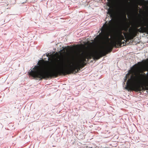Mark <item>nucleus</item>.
Instances as JSON below:
<instances>
[{
    "label": "nucleus",
    "mask_w": 148,
    "mask_h": 148,
    "mask_svg": "<svg viewBox=\"0 0 148 148\" xmlns=\"http://www.w3.org/2000/svg\"><path fill=\"white\" fill-rule=\"evenodd\" d=\"M90 55L92 57H93L97 59L99 58L98 53L97 51H94L90 53Z\"/></svg>",
    "instance_id": "7ed1b4c3"
},
{
    "label": "nucleus",
    "mask_w": 148,
    "mask_h": 148,
    "mask_svg": "<svg viewBox=\"0 0 148 148\" xmlns=\"http://www.w3.org/2000/svg\"><path fill=\"white\" fill-rule=\"evenodd\" d=\"M63 49H62V50H63Z\"/></svg>",
    "instance_id": "9d476101"
},
{
    "label": "nucleus",
    "mask_w": 148,
    "mask_h": 148,
    "mask_svg": "<svg viewBox=\"0 0 148 148\" xmlns=\"http://www.w3.org/2000/svg\"><path fill=\"white\" fill-rule=\"evenodd\" d=\"M119 38L121 39H122L124 38V37L122 34V32L121 31H120L119 32Z\"/></svg>",
    "instance_id": "39448f33"
},
{
    "label": "nucleus",
    "mask_w": 148,
    "mask_h": 148,
    "mask_svg": "<svg viewBox=\"0 0 148 148\" xmlns=\"http://www.w3.org/2000/svg\"><path fill=\"white\" fill-rule=\"evenodd\" d=\"M128 75H129V73H128L126 75V76H125V81L126 80V78L127 77V76Z\"/></svg>",
    "instance_id": "423d86ee"
},
{
    "label": "nucleus",
    "mask_w": 148,
    "mask_h": 148,
    "mask_svg": "<svg viewBox=\"0 0 148 148\" xmlns=\"http://www.w3.org/2000/svg\"><path fill=\"white\" fill-rule=\"evenodd\" d=\"M105 38L106 41L108 43L109 42L110 39L109 38V33L108 32L105 34Z\"/></svg>",
    "instance_id": "20e7f679"
},
{
    "label": "nucleus",
    "mask_w": 148,
    "mask_h": 148,
    "mask_svg": "<svg viewBox=\"0 0 148 148\" xmlns=\"http://www.w3.org/2000/svg\"><path fill=\"white\" fill-rule=\"evenodd\" d=\"M148 24V22L147 21L146 23H144V25L145 26H147Z\"/></svg>",
    "instance_id": "0eeeda50"
},
{
    "label": "nucleus",
    "mask_w": 148,
    "mask_h": 148,
    "mask_svg": "<svg viewBox=\"0 0 148 148\" xmlns=\"http://www.w3.org/2000/svg\"><path fill=\"white\" fill-rule=\"evenodd\" d=\"M140 76L136 75L135 76L132 75L130 78L126 82L127 86L125 87V88L127 89L128 87L130 89L134 88L137 90H139L138 84L140 82Z\"/></svg>",
    "instance_id": "f03ea898"
},
{
    "label": "nucleus",
    "mask_w": 148,
    "mask_h": 148,
    "mask_svg": "<svg viewBox=\"0 0 148 148\" xmlns=\"http://www.w3.org/2000/svg\"><path fill=\"white\" fill-rule=\"evenodd\" d=\"M108 28V27L107 25L106 26V29H105V30H104V32H105V31L106 30V29H107Z\"/></svg>",
    "instance_id": "6e6552de"
},
{
    "label": "nucleus",
    "mask_w": 148,
    "mask_h": 148,
    "mask_svg": "<svg viewBox=\"0 0 148 148\" xmlns=\"http://www.w3.org/2000/svg\"><path fill=\"white\" fill-rule=\"evenodd\" d=\"M79 58L77 61L74 57L68 58L65 61L63 59L57 60L49 66L44 62L37 65L29 72V74L34 78H44L57 75L59 73H64L65 71H73L77 69L79 64L83 62L86 57V54L82 52L80 55Z\"/></svg>",
    "instance_id": "f257e3e1"
},
{
    "label": "nucleus",
    "mask_w": 148,
    "mask_h": 148,
    "mask_svg": "<svg viewBox=\"0 0 148 148\" xmlns=\"http://www.w3.org/2000/svg\"><path fill=\"white\" fill-rule=\"evenodd\" d=\"M142 25V24L140 23L138 25L136 24V27H138V25Z\"/></svg>",
    "instance_id": "1a4fd4ad"
}]
</instances>
